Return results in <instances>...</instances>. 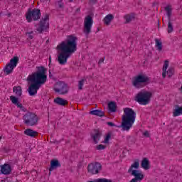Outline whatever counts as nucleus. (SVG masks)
Instances as JSON below:
<instances>
[{
    "label": "nucleus",
    "mask_w": 182,
    "mask_h": 182,
    "mask_svg": "<svg viewBox=\"0 0 182 182\" xmlns=\"http://www.w3.org/2000/svg\"><path fill=\"white\" fill-rule=\"evenodd\" d=\"M49 63H52V57H49Z\"/></svg>",
    "instance_id": "obj_43"
},
{
    "label": "nucleus",
    "mask_w": 182,
    "mask_h": 182,
    "mask_svg": "<svg viewBox=\"0 0 182 182\" xmlns=\"http://www.w3.org/2000/svg\"><path fill=\"white\" fill-rule=\"evenodd\" d=\"M89 4L90 5H95V4H96V2H97V0H89Z\"/></svg>",
    "instance_id": "obj_38"
},
{
    "label": "nucleus",
    "mask_w": 182,
    "mask_h": 182,
    "mask_svg": "<svg viewBox=\"0 0 182 182\" xmlns=\"http://www.w3.org/2000/svg\"><path fill=\"white\" fill-rule=\"evenodd\" d=\"M84 83H85V80H81L79 81V87H78V89L80 90H82V89H83Z\"/></svg>",
    "instance_id": "obj_33"
},
{
    "label": "nucleus",
    "mask_w": 182,
    "mask_h": 182,
    "mask_svg": "<svg viewBox=\"0 0 182 182\" xmlns=\"http://www.w3.org/2000/svg\"><path fill=\"white\" fill-rule=\"evenodd\" d=\"M28 38L29 39H33V36L28 34Z\"/></svg>",
    "instance_id": "obj_42"
},
{
    "label": "nucleus",
    "mask_w": 182,
    "mask_h": 182,
    "mask_svg": "<svg viewBox=\"0 0 182 182\" xmlns=\"http://www.w3.org/2000/svg\"><path fill=\"white\" fill-rule=\"evenodd\" d=\"M2 139V136H0V140H1Z\"/></svg>",
    "instance_id": "obj_46"
},
{
    "label": "nucleus",
    "mask_w": 182,
    "mask_h": 182,
    "mask_svg": "<svg viewBox=\"0 0 182 182\" xmlns=\"http://www.w3.org/2000/svg\"><path fill=\"white\" fill-rule=\"evenodd\" d=\"M54 103H55V105H58V106H66V105H68V100L58 97L54 99Z\"/></svg>",
    "instance_id": "obj_18"
},
{
    "label": "nucleus",
    "mask_w": 182,
    "mask_h": 182,
    "mask_svg": "<svg viewBox=\"0 0 182 182\" xmlns=\"http://www.w3.org/2000/svg\"><path fill=\"white\" fill-rule=\"evenodd\" d=\"M69 2H73V0H68Z\"/></svg>",
    "instance_id": "obj_45"
},
{
    "label": "nucleus",
    "mask_w": 182,
    "mask_h": 182,
    "mask_svg": "<svg viewBox=\"0 0 182 182\" xmlns=\"http://www.w3.org/2000/svg\"><path fill=\"white\" fill-rule=\"evenodd\" d=\"M60 167H62V165L60 164V162H59V160L52 159L50 162L49 172L52 173V171H53V170H56L57 168H59Z\"/></svg>",
    "instance_id": "obj_16"
},
{
    "label": "nucleus",
    "mask_w": 182,
    "mask_h": 182,
    "mask_svg": "<svg viewBox=\"0 0 182 182\" xmlns=\"http://www.w3.org/2000/svg\"><path fill=\"white\" fill-rule=\"evenodd\" d=\"M93 26V18L92 16L88 15L84 20V33L87 36L92 32V26Z\"/></svg>",
    "instance_id": "obj_11"
},
{
    "label": "nucleus",
    "mask_w": 182,
    "mask_h": 182,
    "mask_svg": "<svg viewBox=\"0 0 182 182\" xmlns=\"http://www.w3.org/2000/svg\"><path fill=\"white\" fill-rule=\"evenodd\" d=\"M24 134H26V136H28V137H36L39 133L33 129H27L24 131Z\"/></svg>",
    "instance_id": "obj_20"
},
{
    "label": "nucleus",
    "mask_w": 182,
    "mask_h": 182,
    "mask_svg": "<svg viewBox=\"0 0 182 182\" xmlns=\"http://www.w3.org/2000/svg\"><path fill=\"white\" fill-rule=\"evenodd\" d=\"M19 63V57L14 56L13 58L10 60L9 63L6 64L5 68H4V72L6 75H11L12 72H14V69L17 66Z\"/></svg>",
    "instance_id": "obj_9"
},
{
    "label": "nucleus",
    "mask_w": 182,
    "mask_h": 182,
    "mask_svg": "<svg viewBox=\"0 0 182 182\" xmlns=\"http://www.w3.org/2000/svg\"><path fill=\"white\" fill-rule=\"evenodd\" d=\"M41 9L29 8L26 13V18L27 22H32V21H39L41 19Z\"/></svg>",
    "instance_id": "obj_7"
},
{
    "label": "nucleus",
    "mask_w": 182,
    "mask_h": 182,
    "mask_svg": "<svg viewBox=\"0 0 182 182\" xmlns=\"http://www.w3.org/2000/svg\"><path fill=\"white\" fill-rule=\"evenodd\" d=\"M32 33H33V31L27 32L26 35H32Z\"/></svg>",
    "instance_id": "obj_41"
},
{
    "label": "nucleus",
    "mask_w": 182,
    "mask_h": 182,
    "mask_svg": "<svg viewBox=\"0 0 182 182\" xmlns=\"http://www.w3.org/2000/svg\"><path fill=\"white\" fill-rule=\"evenodd\" d=\"M0 174H1V166H0Z\"/></svg>",
    "instance_id": "obj_47"
},
{
    "label": "nucleus",
    "mask_w": 182,
    "mask_h": 182,
    "mask_svg": "<svg viewBox=\"0 0 182 182\" xmlns=\"http://www.w3.org/2000/svg\"><path fill=\"white\" fill-rule=\"evenodd\" d=\"M155 42H156V48H157L158 50L161 51L163 50V43H161V41H160V40L159 39H155Z\"/></svg>",
    "instance_id": "obj_27"
},
{
    "label": "nucleus",
    "mask_w": 182,
    "mask_h": 182,
    "mask_svg": "<svg viewBox=\"0 0 182 182\" xmlns=\"http://www.w3.org/2000/svg\"><path fill=\"white\" fill-rule=\"evenodd\" d=\"M110 137H112V132H109L107 135L105 136L104 143L107 144L109 143V140H110Z\"/></svg>",
    "instance_id": "obj_30"
},
{
    "label": "nucleus",
    "mask_w": 182,
    "mask_h": 182,
    "mask_svg": "<svg viewBox=\"0 0 182 182\" xmlns=\"http://www.w3.org/2000/svg\"><path fill=\"white\" fill-rule=\"evenodd\" d=\"M165 11H166L167 16H168V21L171 20V6L168 5L165 7Z\"/></svg>",
    "instance_id": "obj_25"
},
{
    "label": "nucleus",
    "mask_w": 182,
    "mask_h": 182,
    "mask_svg": "<svg viewBox=\"0 0 182 182\" xmlns=\"http://www.w3.org/2000/svg\"><path fill=\"white\" fill-rule=\"evenodd\" d=\"M151 80L150 77L147 76L146 74H139L136 76L134 77V80L132 81V85L134 86V87H137L139 89V87H141V85H144V86L147 85H150Z\"/></svg>",
    "instance_id": "obj_5"
},
{
    "label": "nucleus",
    "mask_w": 182,
    "mask_h": 182,
    "mask_svg": "<svg viewBox=\"0 0 182 182\" xmlns=\"http://www.w3.org/2000/svg\"><path fill=\"white\" fill-rule=\"evenodd\" d=\"M103 62H105V58H100L99 60V63H103Z\"/></svg>",
    "instance_id": "obj_40"
},
{
    "label": "nucleus",
    "mask_w": 182,
    "mask_h": 182,
    "mask_svg": "<svg viewBox=\"0 0 182 182\" xmlns=\"http://www.w3.org/2000/svg\"><path fill=\"white\" fill-rule=\"evenodd\" d=\"M166 74L168 76V77H171V76H173V75H174V68H169L166 72Z\"/></svg>",
    "instance_id": "obj_31"
},
{
    "label": "nucleus",
    "mask_w": 182,
    "mask_h": 182,
    "mask_svg": "<svg viewBox=\"0 0 182 182\" xmlns=\"http://www.w3.org/2000/svg\"><path fill=\"white\" fill-rule=\"evenodd\" d=\"M167 68H168V60H165L163 67L162 77H166V73H167Z\"/></svg>",
    "instance_id": "obj_26"
},
{
    "label": "nucleus",
    "mask_w": 182,
    "mask_h": 182,
    "mask_svg": "<svg viewBox=\"0 0 182 182\" xmlns=\"http://www.w3.org/2000/svg\"><path fill=\"white\" fill-rule=\"evenodd\" d=\"M106 149V146L103 144H100L97 146V150H105Z\"/></svg>",
    "instance_id": "obj_34"
},
{
    "label": "nucleus",
    "mask_w": 182,
    "mask_h": 182,
    "mask_svg": "<svg viewBox=\"0 0 182 182\" xmlns=\"http://www.w3.org/2000/svg\"><path fill=\"white\" fill-rule=\"evenodd\" d=\"M143 135H144L145 137H150V134L149 133V131H145V132L143 133Z\"/></svg>",
    "instance_id": "obj_37"
},
{
    "label": "nucleus",
    "mask_w": 182,
    "mask_h": 182,
    "mask_svg": "<svg viewBox=\"0 0 182 182\" xmlns=\"http://www.w3.org/2000/svg\"><path fill=\"white\" fill-rule=\"evenodd\" d=\"M102 137V130L100 129H94L93 133L91 134V139H92L94 143L97 144Z\"/></svg>",
    "instance_id": "obj_14"
},
{
    "label": "nucleus",
    "mask_w": 182,
    "mask_h": 182,
    "mask_svg": "<svg viewBox=\"0 0 182 182\" xmlns=\"http://www.w3.org/2000/svg\"><path fill=\"white\" fill-rule=\"evenodd\" d=\"M113 19H114V16L113 14H108L104 18L103 22L105 25L109 26Z\"/></svg>",
    "instance_id": "obj_21"
},
{
    "label": "nucleus",
    "mask_w": 182,
    "mask_h": 182,
    "mask_svg": "<svg viewBox=\"0 0 182 182\" xmlns=\"http://www.w3.org/2000/svg\"><path fill=\"white\" fill-rule=\"evenodd\" d=\"M10 100L11 101V103L15 105V106H17L20 110H22V112H26V108H25V107H23V105L19 102L18 97L11 95L10 96Z\"/></svg>",
    "instance_id": "obj_15"
},
{
    "label": "nucleus",
    "mask_w": 182,
    "mask_h": 182,
    "mask_svg": "<svg viewBox=\"0 0 182 182\" xmlns=\"http://www.w3.org/2000/svg\"><path fill=\"white\" fill-rule=\"evenodd\" d=\"M13 92L15 93L16 96L21 97L22 96V87L15 86L13 87Z\"/></svg>",
    "instance_id": "obj_22"
},
{
    "label": "nucleus",
    "mask_w": 182,
    "mask_h": 182,
    "mask_svg": "<svg viewBox=\"0 0 182 182\" xmlns=\"http://www.w3.org/2000/svg\"><path fill=\"white\" fill-rule=\"evenodd\" d=\"M77 37L70 35L67 36L65 41L57 46V49L60 51L58 54V62L60 65H66L68 59L70 58L71 53H75L77 50Z\"/></svg>",
    "instance_id": "obj_1"
},
{
    "label": "nucleus",
    "mask_w": 182,
    "mask_h": 182,
    "mask_svg": "<svg viewBox=\"0 0 182 182\" xmlns=\"http://www.w3.org/2000/svg\"><path fill=\"white\" fill-rule=\"evenodd\" d=\"M139 167L140 162L139 161V159H136L128 169V173L134 177L129 182H140L144 178L143 173L139 170H137Z\"/></svg>",
    "instance_id": "obj_4"
},
{
    "label": "nucleus",
    "mask_w": 182,
    "mask_h": 182,
    "mask_svg": "<svg viewBox=\"0 0 182 182\" xmlns=\"http://www.w3.org/2000/svg\"><path fill=\"white\" fill-rule=\"evenodd\" d=\"M49 77L50 79H53V75H52V72L50 71V70H49Z\"/></svg>",
    "instance_id": "obj_39"
},
{
    "label": "nucleus",
    "mask_w": 182,
    "mask_h": 182,
    "mask_svg": "<svg viewBox=\"0 0 182 182\" xmlns=\"http://www.w3.org/2000/svg\"><path fill=\"white\" fill-rule=\"evenodd\" d=\"M47 29H49V14H46L44 17H42L40 21L37 32L38 33H43V32H46Z\"/></svg>",
    "instance_id": "obj_10"
},
{
    "label": "nucleus",
    "mask_w": 182,
    "mask_h": 182,
    "mask_svg": "<svg viewBox=\"0 0 182 182\" xmlns=\"http://www.w3.org/2000/svg\"><path fill=\"white\" fill-rule=\"evenodd\" d=\"M107 124L108 126H109L110 127H116V124H114V123L110 122H107Z\"/></svg>",
    "instance_id": "obj_36"
},
{
    "label": "nucleus",
    "mask_w": 182,
    "mask_h": 182,
    "mask_svg": "<svg viewBox=\"0 0 182 182\" xmlns=\"http://www.w3.org/2000/svg\"><path fill=\"white\" fill-rule=\"evenodd\" d=\"M124 19H125V23H129V22H132V21H133V19H134V16H132V15H126L124 16Z\"/></svg>",
    "instance_id": "obj_29"
},
{
    "label": "nucleus",
    "mask_w": 182,
    "mask_h": 182,
    "mask_svg": "<svg viewBox=\"0 0 182 182\" xmlns=\"http://www.w3.org/2000/svg\"><path fill=\"white\" fill-rule=\"evenodd\" d=\"M90 114L93 116H98L99 117H103V116H105V112L100 109L90 111Z\"/></svg>",
    "instance_id": "obj_23"
},
{
    "label": "nucleus",
    "mask_w": 182,
    "mask_h": 182,
    "mask_svg": "<svg viewBox=\"0 0 182 182\" xmlns=\"http://www.w3.org/2000/svg\"><path fill=\"white\" fill-rule=\"evenodd\" d=\"M174 31V27L173 26V23H171V20H168V28L167 32L168 33H171Z\"/></svg>",
    "instance_id": "obj_28"
},
{
    "label": "nucleus",
    "mask_w": 182,
    "mask_h": 182,
    "mask_svg": "<svg viewBox=\"0 0 182 182\" xmlns=\"http://www.w3.org/2000/svg\"><path fill=\"white\" fill-rule=\"evenodd\" d=\"M141 167L144 170H150V161L147 158H144L141 162Z\"/></svg>",
    "instance_id": "obj_19"
},
{
    "label": "nucleus",
    "mask_w": 182,
    "mask_h": 182,
    "mask_svg": "<svg viewBox=\"0 0 182 182\" xmlns=\"http://www.w3.org/2000/svg\"><path fill=\"white\" fill-rule=\"evenodd\" d=\"M57 4L58 5V7L60 8V9H62L65 6V4L62 1V0H59L58 1H57Z\"/></svg>",
    "instance_id": "obj_35"
},
{
    "label": "nucleus",
    "mask_w": 182,
    "mask_h": 182,
    "mask_svg": "<svg viewBox=\"0 0 182 182\" xmlns=\"http://www.w3.org/2000/svg\"><path fill=\"white\" fill-rule=\"evenodd\" d=\"M23 120L26 126H36L39 119L35 113L28 112L23 115Z\"/></svg>",
    "instance_id": "obj_8"
},
{
    "label": "nucleus",
    "mask_w": 182,
    "mask_h": 182,
    "mask_svg": "<svg viewBox=\"0 0 182 182\" xmlns=\"http://www.w3.org/2000/svg\"><path fill=\"white\" fill-rule=\"evenodd\" d=\"M151 96H153V94L151 92H140L136 95L135 100L138 102L139 105L146 106V105H149L150 103Z\"/></svg>",
    "instance_id": "obj_6"
},
{
    "label": "nucleus",
    "mask_w": 182,
    "mask_h": 182,
    "mask_svg": "<svg viewBox=\"0 0 182 182\" xmlns=\"http://www.w3.org/2000/svg\"><path fill=\"white\" fill-rule=\"evenodd\" d=\"M102 170V164L99 162L91 163L87 166V171L90 174H98Z\"/></svg>",
    "instance_id": "obj_13"
},
{
    "label": "nucleus",
    "mask_w": 182,
    "mask_h": 182,
    "mask_svg": "<svg viewBox=\"0 0 182 182\" xmlns=\"http://www.w3.org/2000/svg\"><path fill=\"white\" fill-rule=\"evenodd\" d=\"M97 182H113V181L110 179H106V178H98L96 181Z\"/></svg>",
    "instance_id": "obj_32"
},
{
    "label": "nucleus",
    "mask_w": 182,
    "mask_h": 182,
    "mask_svg": "<svg viewBox=\"0 0 182 182\" xmlns=\"http://www.w3.org/2000/svg\"><path fill=\"white\" fill-rule=\"evenodd\" d=\"M134 122H136V112L132 108L126 107L124 109L122 123L117 127L122 129V132H129L133 127Z\"/></svg>",
    "instance_id": "obj_3"
},
{
    "label": "nucleus",
    "mask_w": 182,
    "mask_h": 182,
    "mask_svg": "<svg viewBox=\"0 0 182 182\" xmlns=\"http://www.w3.org/2000/svg\"><path fill=\"white\" fill-rule=\"evenodd\" d=\"M76 11H77V12L80 11V8H77V9H76Z\"/></svg>",
    "instance_id": "obj_44"
},
{
    "label": "nucleus",
    "mask_w": 182,
    "mask_h": 182,
    "mask_svg": "<svg viewBox=\"0 0 182 182\" xmlns=\"http://www.w3.org/2000/svg\"><path fill=\"white\" fill-rule=\"evenodd\" d=\"M1 173L6 176L12 173V168L11 167V165L5 164L4 165L1 166Z\"/></svg>",
    "instance_id": "obj_17"
},
{
    "label": "nucleus",
    "mask_w": 182,
    "mask_h": 182,
    "mask_svg": "<svg viewBox=\"0 0 182 182\" xmlns=\"http://www.w3.org/2000/svg\"><path fill=\"white\" fill-rule=\"evenodd\" d=\"M48 76L46 75V68L43 66L38 67L37 72L29 75L27 78L31 84L28 87V93L30 96H35L38 93V90L46 83Z\"/></svg>",
    "instance_id": "obj_2"
},
{
    "label": "nucleus",
    "mask_w": 182,
    "mask_h": 182,
    "mask_svg": "<svg viewBox=\"0 0 182 182\" xmlns=\"http://www.w3.org/2000/svg\"><path fill=\"white\" fill-rule=\"evenodd\" d=\"M108 108L109 112L114 113L117 109V105H116L115 102L112 101L108 104Z\"/></svg>",
    "instance_id": "obj_24"
},
{
    "label": "nucleus",
    "mask_w": 182,
    "mask_h": 182,
    "mask_svg": "<svg viewBox=\"0 0 182 182\" xmlns=\"http://www.w3.org/2000/svg\"><path fill=\"white\" fill-rule=\"evenodd\" d=\"M54 92L60 95H66L69 92V87L63 82H58L54 87Z\"/></svg>",
    "instance_id": "obj_12"
}]
</instances>
